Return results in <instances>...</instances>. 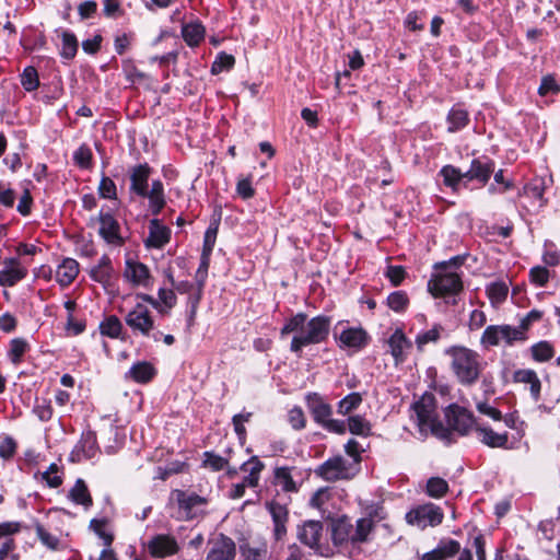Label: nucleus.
<instances>
[{
    "mask_svg": "<svg viewBox=\"0 0 560 560\" xmlns=\"http://www.w3.org/2000/svg\"><path fill=\"white\" fill-rule=\"evenodd\" d=\"M494 171V164L491 161H482L481 159H474L470 168L464 172L466 180H478L486 184Z\"/></svg>",
    "mask_w": 560,
    "mask_h": 560,
    "instance_id": "nucleus-19",
    "label": "nucleus"
},
{
    "mask_svg": "<svg viewBox=\"0 0 560 560\" xmlns=\"http://www.w3.org/2000/svg\"><path fill=\"white\" fill-rule=\"evenodd\" d=\"M148 550L155 558H165L178 551V544L173 536L161 534L148 542Z\"/></svg>",
    "mask_w": 560,
    "mask_h": 560,
    "instance_id": "nucleus-12",
    "label": "nucleus"
},
{
    "mask_svg": "<svg viewBox=\"0 0 560 560\" xmlns=\"http://www.w3.org/2000/svg\"><path fill=\"white\" fill-rule=\"evenodd\" d=\"M532 354L536 361L545 362L552 358V347L547 341H540L532 347Z\"/></svg>",
    "mask_w": 560,
    "mask_h": 560,
    "instance_id": "nucleus-45",
    "label": "nucleus"
},
{
    "mask_svg": "<svg viewBox=\"0 0 560 560\" xmlns=\"http://www.w3.org/2000/svg\"><path fill=\"white\" fill-rule=\"evenodd\" d=\"M440 175L443 177V183L453 190H457L459 183L466 179L464 172L453 165L443 166L440 171Z\"/></svg>",
    "mask_w": 560,
    "mask_h": 560,
    "instance_id": "nucleus-34",
    "label": "nucleus"
},
{
    "mask_svg": "<svg viewBox=\"0 0 560 560\" xmlns=\"http://www.w3.org/2000/svg\"><path fill=\"white\" fill-rule=\"evenodd\" d=\"M374 526L373 521L370 517H362L357 521L353 534L351 536L352 542H363L369 538L370 533Z\"/></svg>",
    "mask_w": 560,
    "mask_h": 560,
    "instance_id": "nucleus-35",
    "label": "nucleus"
},
{
    "mask_svg": "<svg viewBox=\"0 0 560 560\" xmlns=\"http://www.w3.org/2000/svg\"><path fill=\"white\" fill-rule=\"evenodd\" d=\"M352 534L353 526L348 517L343 516L334 522L332 538L336 544H342L347 540L351 541Z\"/></svg>",
    "mask_w": 560,
    "mask_h": 560,
    "instance_id": "nucleus-30",
    "label": "nucleus"
},
{
    "mask_svg": "<svg viewBox=\"0 0 560 560\" xmlns=\"http://www.w3.org/2000/svg\"><path fill=\"white\" fill-rule=\"evenodd\" d=\"M509 288L504 282H493L487 287V294L493 305L500 304L508 296Z\"/></svg>",
    "mask_w": 560,
    "mask_h": 560,
    "instance_id": "nucleus-40",
    "label": "nucleus"
},
{
    "mask_svg": "<svg viewBox=\"0 0 560 560\" xmlns=\"http://www.w3.org/2000/svg\"><path fill=\"white\" fill-rule=\"evenodd\" d=\"M559 92L560 85L552 75H546L541 79V83L538 89L539 95L545 96L548 94H558Z\"/></svg>",
    "mask_w": 560,
    "mask_h": 560,
    "instance_id": "nucleus-52",
    "label": "nucleus"
},
{
    "mask_svg": "<svg viewBox=\"0 0 560 560\" xmlns=\"http://www.w3.org/2000/svg\"><path fill=\"white\" fill-rule=\"evenodd\" d=\"M127 324L143 334L148 332L153 325L151 317H127Z\"/></svg>",
    "mask_w": 560,
    "mask_h": 560,
    "instance_id": "nucleus-58",
    "label": "nucleus"
},
{
    "mask_svg": "<svg viewBox=\"0 0 560 560\" xmlns=\"http://www.w3.org/2000/svg\"><path fill=\"white\" fill-rule=\"evenodd\" d=\"M25 350H26L25 341H23L21 339H14L11 341V345H10L9 358L11 359V361L13 363H18V362H20Z\"/></svg>",
    "mask_w": 560,
    "mask_h": 560,
    "instance_id": "nucleus-57",
    "label": "nucleus"
},
{
    "mask_svg": "<svg viewBox=\"0 0 560 560\" xmlns=\"http://www.w3.org/2000/svg\"><path fill=\"white\" fill-rule=\"evenodd\" d=\"M98 454L96 436L92 432L83 433L79 443L72 450L70 457L72 462L92 459Z\"/></svg>",
    "mask_w": 560,
    "mask_h": 560,
    "instance_id": "nucleus-10",
    "label": "nucleus"
},
{
    "mask_svg": "<svg viewBox=\"0 0 560 560\" xmlns=\"http://www.w3.org/2000/svg\"><path fill=\"white\" fill-rule=\"evenodd\" d=\"M528 318L522 320L518 327H511L509 325L489 326L482 334L481 343L489 348L502 343L512 345L517 340H525V331L528 329Z\"/></svg>",
    "mask_w": 560,
    "mask_h": 560,
    "instance_id": "nucleus-5",
    "label": "nucleus"
},
{
    "mask_svg": "<svg viewBox=\"0 0 560 560\" xmlns=\"http://www.w3.org/2000/svg\"><path fill=\"white\" fill-rule=\"evenodd\" d=\"M385 275L394 285H399L405 279L406 271L401 266H388Z\"/></svg>",
    "mask_w": 560,
    "mask_h": 560,
    "instance_id": "nucleus-62",
    "label": "nucleus"
},
{
    "mask_svg": "<svg viewBox=\"0 0 560 560\" xmlns=\"http://www.w3.org/2000/svg\"><path fill=\"white\" fill-rule=\"evenodd\" d=\"M16 444L10 436H5L0 441V457L10 458L15 453Z\"/></svg>",
    "mask_w": 560,
    "mask_h": 560,
    "instance_id": "nucleus-64",
    "label": "nucleus"
},
{
    "mask_svg": "<svg viewBox=\"0 0 560 560\" xmlns=\"http://www.w3.org/2000/svg\"><path fill=\"white\" fill-rule=\"evenodd\" d=\"M155 375V369L149 362H138L129 370V376L137 383H147Z\"/></svg>",
    "mask_w": 560,
    "mask_h": 560,
    "instance_id": "nucleus-32",
    "label": "nucleus"
},
{
    "mask_svg": "<svg viewBox=\"0 0 560 560\" xmlns=\"http://www.w3.org/2000/svg\"><path fill=\"white\" fill-rule=\"evenodd\" d=\"M427 491L430 497L440 498L447 491V482L441 478H431L427 483Z\"/></svg>",
    "mask_w": 560,
    "mask_h": 560,
    "instance_id": "nucleus-49",
    "label": "nucleus"
},
{
    "mask_svg": "<svg viewBox=\"0 0 560 560\" xmlns=\"http://www.w3.org/2000/svg\"><path fill=\"white\" fill-rule=\"evenodd\" d=\"M262 468L264 464L256 456H253L241 466V470L246 475L244 480L248 487H256L258 485Z\"/></svg>",
    "mask_w": 560,
    "mask_h": 560,
    "instance_id": "nucleus-28",
    "label": "nucleus"
},
{
    "mask_svg": "<svg viewBox=\"0 0 560 560\" xmlns=\"http://www.w3.org/2000/svg\"><path fill=\"white\" fill-rule=\"evenodd\" d=\"M514 380L530 385V393L537 397L540 392V382L533 370H518L514 373Z\"/></svg>",
    "mask_w": 560,
    "mask_h": 560,
    "instance_id": "nucleus-37",
    "label": "nucleus"
},
{
    "mask_svg": "<svg viewBox=\"0 0 560 560\" xmlns=\"http://www.w3.org/2000/svg\"><path fill=\"white\" fill-rule=\"evenodd\" d=\"M306 406L316 422L324 424L331 417L330 406L316 393H310L305 397Z\"/></svg>",
    "mask_w": 560,
    "mask_h": 560,
    "instance_id": "nucleus-17",
    "label": "nucleus"
},
{
    "mask_svg": "<svg viewBox=\"0 0 560 560\" xmlns=\"http://www.w3.org/2000/svg\"><path fill=\"white\" fill-rule=\"evenodd\" d=\"M79 273V264L71 258L63 259L56 270V281L62 285H69Z\"/></svg>",
    "mask_w": 560,
    "mask_h": 560,
    "instance_id": "nucleus-24",
    "label": "nucleus"
},
{
    "mask_svg": "<svg viewBox=\"0 0 560 560\" xmlns=\"http://www.w3.org/2000/svg\"><path fill=\"white\" fill-rule=\"evenodd\" d=\"M413 411L417 417L419 431L422 435H428L429 433L436 436L444 435L445 429L438 420L435 400L432 394L422 395V397L415 402Z\"/></svg>",
    "mask_w": 560,
    "mask_h": 560,
    "instance_id": "nucleus-4",
    "label": "nucleus"
},
{
    "mask_svg": "<svg viewBox=\"0 0 560 560\" xmlns=\"http://www.w3.org/2000/svg\"><path fill=\"white\" fill-rule=\"evenodd\" d=\"M357 471V459H346L341 456L329 458L317 469V474L328 481L350 479Z\"/></svg>",
    "mask_w": 560,
    "mask_h": 560,
    "instance_id": "nucleus-6",
    "label": "nucleus"
},
{
    "mask_svg": "<svg viewBox=\"0 0 560 560\" xmlns=\"http://www.w3.org/2000/svg\"><path fill=\"white\" fill-rule=\"evenodd\" d=\"M100 234L106 240L108 243L116 242L118 237V223L113 218V215L108 213L100 214Z\"/></svg>",
    "mask_w": 560,
    "mask_h": 560,
    "instance_id": "nucleus-29",
    "label": "nucleus"
},
{
    "mask_svg": "<svg viewBox=\"0 0 560 560\" xmlns=\"http://www.w3.org/2000/svg\"><path fill=\"white\" fill-rule=\"evenodd\" d=\"M151 170L148 164H139L130 171V190L140 197L147 196Z\"/></svg>",
    "mask_w": 560,
    "mask_h": 560,
    "instance_id": "nucleus-18",
    "label": "nucleus"
},
{
    "mask_svg": "<svg viewBox=\"0 0 560 560\" xmlns=\"http://www.w3.org/2000/svg\"><path fill=\"white\" fill-rule=\"evenodd\" d=\"M250 417H252V413H249V412L235 415L233 417L234 431L237 434L241 443H244L245 438H246V429H245L244 424H245V422L249 421Z\"/></svg>",
    "mask_w": 560,
    "mask_h": 560,
    "instance_id": "nucleus-51",
    "label": "nucleus"
},
{
    "mask_svg": "<svg viewBox=\"0 0 560 560\" xmlns=\"http://www.w3.org/2000/svg\"><path fill=\"white\" fill-rule=\"evenodd\" d=\"M26 273V268L19 260L14 258L5 259L0 270V284L2 287H12L25 278Z\"/></svg>",
    "mask_w": 560,
    "mask_h": 560,
    "instance_id": "nucleus-13",
    "label": "nucleus"
},
{
    "mask_svg": "<svg viewBox=\"0 0 560 560\" xmlns=\"http://www.w3.org/2000/svg\"><path fill=\"white\" fill-rule=\"evenodd\" d=\"M289 422L292 428L300 430L305 427L304 412L300 407H294L289 411Z\"/></svg>",
    "mask_w": 560,
    "mask_h": 560,
    "instance_id": "nucleus-61",
    "label": "nucleus"
},
{
    "mask_svg": "<svg viewBox=\"0 0 560 560\" xmlns=\"http://www.w3.org/2000/svg\"><path fill=\"white\" fill-rule=\"evenodd\" d=\"M69 498L77 504L89 508L92 504V498L85 482L78 479L69 492Z\"/></svg>",
    "mask_w": 560,
    "mask_h": 560,
    "instance_id": "nucleus-33",
    "label": "nucleus"
},
{
    "mask_svg": "<svg viewBox=\"0 0 560 560\" xmlns=\"http://www.w3.org/2000/svg\"><path fill=\"white\" fill-rule=\"evenodd\" d=\"M275 480L277 486L281 487L283 491L294 492L298 490L296 483L292 478L291 470L287 467L276 469Z\"/></svg>",
    "mask_w": 560,
    "mask_h": 560,
    "instance_id": "nucleus-38",
    "label": "nucleus"
},
{
    "mask_svg": "<svg viewBox=\"0 0 560 560\" xmlns=\"http://www.w3.org/2000/svg\"><path fill=\"white\" fill-rule=\"evenodd\" d=\"M171 236V230L161 224L158 219H153L149 224V236L145 240V245L148 247L161 248L168 241Z\"/></svg>",
    "mask_w": 560,
    "mask_h": 560,
    "instance_id": "nucleus-20",
    "label": "nucleus"
},
{
    "mask_svg": "<svg viewBox=\"0 0 560 560\" xmlns=\"http://www.w3.org/2000/svg\"><path fill=\"white\" fill-rule=\"evenodd\" d=\"M388 352L392 354L395 364L404 362L411 347L400 329H396L387 340Z\"/></svg>",
    "mask_w": 560,
    "mask_h": 560,
    "instance_id": "nucleus-16",
    "label": "nucleus"
},
{
    "mask_svg": "<svg viewBox=\"0 0 560 560\" xmlns=\"http://www.w3.org/2000/svg\"><path fill=\"white\" fill-rule=\"evenodd\" d=\"M445 418L447 425L460 434L475 432L476 424L479 423L467 409L457 405H451L445 410Z\"/></svg>",
    "mask_w": 560,
    "mask_h": 560,
    "instance_id": "nucleus-9",
    "label": "nucleus"
},
{
    "mask_svg": "<svg viewBox=\"0 0 560 560\" xmlns=\"http://www.w3.org/2000/svg\"><path fill=\"white\" fill-rule=\"evenodd\" d=\"M452 358V370L460 383H474L480 373L479 355L465 347H452L446 350Z\"/></svg>",
    "mask_w": 560,
    "mask_h": 560,
    "instance_id": "nucleus-3",
    "label": "nucleus"
},
{
    "mask_svg": "<svg viewBox=\"0 0 560 560\" xmlns=\"http://www.w3.org/2000/svg\"><path fill=\"white\" fill-rule=\"evenodd\" d=\"M90 527L103 540L104 547H109L112 545L113 535L107 530V526L104 521L92 520Z\"/></svg>",
    "mask_w": 560,
    "mask_h": 560,
    "instance_id": "nucleus-46",
    "label": "nucleus"
},
{
    "mask_svg": "<svg viewBox=\"0 0 560 560\" xmlns=\"http://www.w3.org/2000/svg\"><path fill=\"white\" fill-rule=\"evenodd\" d=\"M124 278L132 285L147 287L150 282V271L144 264L128 259L124 270Z\"/></svg>",
    "mask_w": 560,
    "mask_h": 560,
    "instance_id": "nucleus-14",
    "label": "nucleus"
},
{
    "mask_svg": "<svg viewBox=\"0 0 560 560\" xmlns=\"http://www.w3.org/2000/svg\"><path fill=\"white\" fill-rule=\"evenodd\" d=\"M113 273L112 261L107 256H103L100 262L90 271L91 277L103 284L109 282Z\"/></svg>",
    "mask_w": 560,
    "mask_h": 560,
    "instance_id": "nucleus-31",
    "label": "nucleus"
},
{
    "mask_svg": "<svg viewBox=\"0 0 560 560\" xmlns=\"http://www.w3.org/2000/svg\"><path fill=\"white\" fill-rule=\"evenodd\" d=\"M21 83L26 91H34L35 89H37L39 82L38 74L35 68L27 67L24 69L22 73Z\"/></svg>",
    "mask_w": 560,
    "mask_h": 560,
    "instance_id": "nucleus-48",
    "label": "nucleus"
},
{
    "mask_svg": "<svg viewBox=\"0 0 560 560\" xmlns=\"http://www.w3.org/2000/svg\"><path fill=\"white\" fill-rule=\"evenodd\" d=\"M462 264L460 257H454L448 262H443V271L436 273L428 283V289L435 298H448L455 303V295L462 291L460 276L452 270L453 266Z\"/></svg>",
    "mask_w": 560,
    "mask_h": 560,
    "instance_id": "nucleus-2",
    "label": "nucleus"
},
{
    "mask_svg": "<svg viewBox=\"0 0 560 560\" xmlns=\"http://www.w3.org/2000/svg\"><path fill=\"white\" fill-rule=\"evenodd\" d=\"M529 278L534 284L544 287L549 281L550 272L545 267L536 266L530 269Z\"/></svg>",
    "mask_w": 560,
    "mask_h": 560,
    "instance_id": "nucleus-50",
    "label": "nucleus"
},
{
    "mask_svg": "<svg viewBox=\"0 0 560 560\" xmlns=\"http://www.w3.org/2000/svg\"><path fill=\"white\" fill-rule=\"evenodd\" d=\"M236 191L243 199H250L255 195V189L249 178H240L236 184Z\"/></svg>",
    "mask_w": 560,
    "mask_h": 560,
    "instance_id": "nucleus-60",
    "label": "nucleus"
},
{
    "mask_svg": "<svg viewBox=\"0 0 560 560\" xmlns=\"http://www.w3.org/2000/svg\"><path fill=\"white\" fill-rule=\"evenodd\" d=\"M475 433L477 439L489 447L505 448L509 442V435L506 432H495L480 422L476 424Z\"/></svg>",
    "mask_w": 560,
    "mask_h": 560,
    "instance_id": "nucleus-15",
    "label": "nucleus"
},
{
    "mask_svg": "<svg viewBox=\"0 0 560 560\" xmlns=\"http://www.w3.org/2000/svg\"><path fill=\"white\" fill-rule=\"evenodd\" d=\"M323 526L317 521H308L305 522L299 528V539L301 542L305 544L311 548H315L318 546L320 537H322Z\"/></svg>",
    "mask_w": 560,
    "mask_h": 560,
    "instance_id": "nucleus-21",
    "label": "nucleus"
},
{
    "mask_svg": "<svg viewBox=\"0 0 560 560\" xmlns=\"http://www.w3.org/2000/svg\"><path fill=\"white\" fill-rule=\"evenodd\" d=\"M98 192L101 197L107 198V199H114L116 198V185L109 177H103L100 186H98Z\"/></svg>",
    "mask_w": 560,
    "mask_h": 560,
    "instance_id": "nucleus-59",
    "label": "nucleus"
},
{
    "mask_svg": "<svg viewBox=\"0 0 560 560\" xmlns=\"http://www.w3.org/2000/svg\"><path fill=\"white\" fill-rule=\"evenodd\" d=\"M328 323L325 317H312L307 322V331L298 332L291 342V350L300 351L304 346L320 341L327 334Z\"/></svg>",
    "mask_w": 560,
    "mask_h": 560,
    "instance_id": "nucleus-7",
    "label": "nucleus"
},
{
    "mask_svg": "<svg viewBox=\"0 0 560 560\" xmlns=\"http://www.w3.org/2000/svg\"><path fill=\"white\" fill-rule=\"evenodd\" d=\"M409 300L406 293L397 291L387 298V304L393 312L402 313L407 311Z\"/></svg>",
    "mask_w": 560,
    "mask_h": 560,
    "instance_id": "nucleus-43",
    "label": "nucleus"
},
{
    "mask_svg": "<svg viewBox=\"0 0 560 560\" xmlns=\"http://www.w3.org/2000/svg\"><path fill=\"white\" fill-rule=\"evenodd\" d=\"M65 328L68 335L77 336L85 329V322L83 317H67Z\"/></svg>",
    "mask_w": 560,
    "mask_h": 560,
    "instance_id": "nucleus-55",
    "label": "nucleus"
},
{
    "mask_svg": "<svg viewBox=\"0 0 560 560\" xmlns=\"http://www.w3.org/2000/svg\"><path fill=\"white\" fill-rule=\"evenodd\" d=\"M43 480L51 488H57L61 485L62 478L58 465L51 464L47 470L42 474Z\"/></svg>",
    "mask_w": 560,
    "mask_h": 560,
    "instance_id": "nucleus-47",
    "label": "nucleus"
},
{
    "mask_svg": "<svg viewBox=\"0 0 560 560\" xmlns=\"http://www.w3.org/2000/svg\"><path fill=\"white\" fill-rule=\"evenodd\" d=\"M339 340L346 347L361 349L368 342V335L362 328H349L340 334Z\"/></svg>",
    "mask_w": 560,
    "mask_h": 560,
    "instance_id": "nucleus-25",
    "label": "nucleus"
},
{
    "mask_svg": "<svg viewBox=\"0 0 560 560\" xmlns=\"http://www.w3.org/2000/svg\"><path fill=\"white\" fill-rule=\"evenodd\" d=\"M203 465L214 471L221 470L228 466V462L215 454L205 453Z\"/></svg>",
    "mask_w": 560,
    "mask_h": 560,
    "instance_id": "nucleus-56",
    "label": "nucleus"
},
{
    "mask_svg": "<svg viewBox=\"0 0 560 560\" xmlns=\"http://www.w3.org/2000/svg\"><path fill=\"white\" fill-rule=\"evenodd\" d=\"M234 557V541L224 535H219L210 542V549L206 560H233Z\"/></svg>",
    "mask_w": 560,
    "mask_h": 560,
    "instance_id": "nucleus-11",
    "label": "nucleus"
},
{
    "mask_svg": "<svg viewBox=\"0 0 560 560\" xmlns=\"http://www.w3.org/2000/svg\"><path fill=\"white\" fill-rule=\"evenodd\" d=\"M468 121V113L459 107H454L447 116L448 131L455 132L464 128Z\"/></svg>",
    "mask_w": 560,
    "mask_h": 560,
    "instance_id": "nucleus-36",
    "label": "nucleus"
},
{
    "mask_svg": "<svg viewBox=\"0 0 560 560\" xmlns=\"http://www.w3.org/2000/svg\"><path fill=\"white\" fill-rule=\"evenodd\" d=\"M78 50V42L73 34L63 32L62 33V49L61 56L66 59H72Z\"/></svg>",
    "mask_w": 560,
    "mask_h": 560,
    "instance_id": "nucleus-44",
    "label": "nucleus"
},
{
    "mask_svg": "<svg viewBox=\"0 0 560 560\" xmlns=\"http://www.w3.org/2000/svg\"><path fill=\"white\" fill-rule=\"evenodd\" d=\"M235 59L232 55L221 52L212 65V72L219 73L224 69H230L234 66Z\"/></svg>",
    "mask_w": 560,
    "mask_h": 560,
    "instance_id": "nucleus-54",
    "label": "nucleus"
},
{
    "mask_svg": "<svg viewBox=\"0 0 560 560\" xmlns=\"http://www.w3.org/2000/svg\"><path fill=\"white\" fill-rule=\"evenodd\" d=\"M205 33L206 30L203 25L198 21L187 23L182 27L183 38L190 47L198 46L205 38Z\"/></svg>",
    "mask_w": 560,
    "mask_h": 560,
    "instance_id": "nucleus-26",
    "label": "nucleus"
},
{
    "mask_svg": "<svg viewBox=\"0 0 560 560\" xmlns=\"http://www.w3.org/2000/svg\"><path fill=\"white\" fill-rule=\"evenodd\" d=\"M268 509L272 516L273 523L287 522L288 511L285 506L271 502L268 503Z\"/></svg>",
    "mask_w": 560,
    "mask_h": 560,
    "instance_id": "nucleus-63",
    "label": "nucleus"
},
{
    "mask_svg": "<svg viewBox=\"0 0 560 560\" xmlns=\"http://www.w3.org/2000/svg\"><path fill=\"white\" fill-rule=\"evenodd\" d=\"M349 431L354 435L368 436L371 433L370 422L362 416H351L348 418Z\"/></svg>",
    "mask_w": 560,
    "mask_h": 560,
    "instance_id": "nucleus-39",
    "label": "nucleus"
},
{
    "mask_svg": "<svg viewBox=\"0 0 560 560\" xmlns=\"http://www.w3.org/2000/svg\"><path fill=\"white\" fill-rule=\"evenodd\" d=\"M100 329L103 335L117 338L121 331V323L118 317H105L100 324Z\"/></svg>",
    "mask_w": 560,
    "mask_h": 560,
    "instance_id": "nucleus-42",
    "label": "nucleus"
},
{
    "mask_svg": "<svg viewBox=\"0 0 560 560\" xmlns=\"http://www.w3.org/2000/svg\"><path fill=\"white\" fill-rule=\"evenodd\" d=\"M75 163L82 168H89L92 161V152L86 145H81L73 155Z\"/></svg>",
    "mask_w": 560,
    "mask_h": 560,
    "instance_id": "nucleus-53",
    "label": "nucleus"
},
{
    "mask_svg": "<svg viewBox=\"0 0 560 560\" xmlns=\"http://www.w3.org/2000/svg\"><path fill=\"white\" fill-rule=\"evenodd\" d=\"M460 549L459 544L453 539L441 540L436 548L424 553L421 560H446L455 556Z\"/></svg>",
    "mask_w": 560,
    "mask_h": 560,
    "instance_id": "nucleus-22",
    "label": "nucleus"
},
{
    "mask_svg": "<svg viewBox=\"0 0 560 560\" xmlns=\"http://www.w3.org/2000/svg\"><path fill=\"white\" fill-rule=\"evenodd\" d=\"M152 214L158 215L165 206L164 187L160 180L152 182L150 191L147 196Z\"/></svg>",
    "mask_w": 560,
    "mask_h": 560,
    "instance_id": "nucleus-27",
    "label": "nucleus"
},
{
    "mask_svg": "<svg viewBox=\"0 0 560 560\" xmlns=\"http://www.w3.org/2000/svg\"><path fill=\"white\" fill-rule=\"evenodd\" d=\"M406 521L418 528L436 526L443 521V512L434 504H424L418 506L406 514Z\"/></svg>",
    "mask_w": 560,
    "mask_h": 560,
    "instance_id": "nucleus-8",
    "label": "nucleus"
},
{
    "mask_svg": "<svg viewBox=\"0 0 560 560\" xmlns=\"http://www.w3.org/2000/svg\"><path fill=\"white\" fill-rule=\"evenodd\" d=\"M362 402V397L359 393H351L341 399L338 404V412L340 415H349L355 410Z\"/></svg>",
    "mask_w": 560,
    "mask_h": 560,
    "instance_id": "nucleus-41",
    "label": "nucleus"
},
{
    "mask_svg": "<svg viewBox=\"0 0 560 560\" xmlns=\"http://www.w3.org/2000/svg\"><path fill=\"white\" fill-rule=\"evenodd\" d=\"M240 553L243 560H266L268 555L267 542L246 541L240 545Z\"/></svg>",
    "mask_w": 560,
    "mask_h": 560,
    "instance_id": "nucleus-23",
    "label": "nucleus"
},
{
    "mask_svg": "<svg viewBox=\"0 0 560 560\" xmlns=\"http://www.w3.org/2000/svg\"><path fill=\"white\" fill-rule=\"evenodd\" d=\"M207 499L189 490L175 489L170 493L168 508L178 521L197 517L205 511Z\"/></svg>",
    "mask_w": 560,
    "mask_h": 560,
    "instance_id": "nucleus-1",
    "label": "nucleus"
}]
</instances>
